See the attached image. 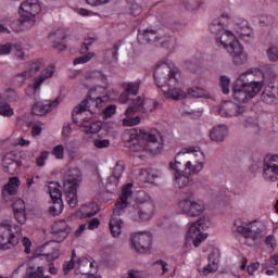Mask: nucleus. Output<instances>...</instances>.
Listing matches in <instances>:
<instances>
[{"mask_svg":"<svg viewBox=\"0 0 278 278\" xmlns=\"http://www.w3.org/2000/svg\"><path fill=\"white\" fill-rule=\"evenodd\" d=\"M127 147L132 153H147L153 155L162 149V135L157 130L141 128L130 134Z\"/></svg>","mask_w":278,"mask_h":278,"instance_id":"f257e3e1","label":"nucleus"},{"mask_svg":"<svg viewBox=\"0 0 278 278\" xmlns=\"http://www.w3.org/2000/svg\"><path fill=\"white\" fill-rule=\"evenodd\" d=\"M216 36L215 42L217 47H223L226 49L227 53H229L230 58H232L233 64L237 66H242V64H247L249 56L244 53V48L238 41V37L230 30H217V33H213Z\"/></svg>","mask_w":278,"mask_h":278,"instance_id":"f03ea898","label":"nucleus"},{"mask_svg":"<svg viewBox=\"0 0 278 278\" xmlns=\"http://www.w3.org/2000/svg\"><path fill=\"white\" fill-rule=\"evenodd\" d=\"M21 18L12 23L14 31H23L36 25V15L40 14L42 7L39 0H26L20 7Z\"/></svg>","mask_w":278,"mask_h":278,"instance_id":"7ed1b4c3","label":"nucleus"},{"mask_svg":"<svg viewBox=\"0 0 278 278\" xmlns=\"http://www.w3.org/2000/svg\"><path fill=\"white\" fill-rule=\"evenodd\" d=\"M131 188H134V184L131 182L123 187L119 201L115 203V207L113 208V215L109 223L111 236H113V238H118V236H121V227H123V220H121L118 216H121L125 212L127 205H129L127 199L134 194Z\"/></svg>","mask_w":278,"mask_h":278,"instance_id":"20e7f679","label":"nucleus"},{"mask_svg":"<svg viewBox=\"0 0 278 278\" xmlns=\"http://www.w3.org/2000/svg\"><path fill=\"white\" fill-rule=\"evenodd\" d=\"M154 80L157 88H175L181 81V72L177 67H170L166 63H157L154 70Z\"/></svg>","mask_w":278,"mask_h":278,"instance_id":"39448f33","label":"nucleus"},{"mask_svg":"<svg viewBox=\"0 0 278 278\" xmlns=\"http://www.w3.org/2000/svg\"><path fill=\"white\" fill-rule=\"evenodd\" d=\"M23 233L21 232V226L4 220L0 223V249L8 251V249H14L18 242H21Z\"/></svg>","mask_w":278,"mask_h":278,"instance_id":"423d86ee","label":"nucleus"},{"mask_svg":"<svg viewBox=\"0 0 278 278\" xmlns=\"http://www.w3.org/2000/svg\"><path fill=\"white\" fill-rule=\"evenodd\" d=\"M81 184V170L79 168L70 169L63 181V192L70 207H76L79 203L77 199V189Z\"/></svg>","mask_w":278,"mask_h":278,"instance_id":"0eeeda50","label":"nucleus"},{"mask_svg":"<svg viewBox=\"0 0 278 278\" xmlns=\"http://www.w3.org/2000/svg\"><path fill=\"white\" fill-rule=\"evenodd\" d=\"M154 216L155 202L149 197L144 200H139L130 211V218L135 223H149Z\"/></svg>","mask_w":278,"mask_h":278,"instance_id":"6e6552de","label":"nucleus"},{"mask_svg":"<svg viewBox=\"0 0 278 278\" xmlns=\"http://www.w3.org/2000/svg\"><path fill=\"white\" fill-rule=\"evenodd\" d=\"M138 40L141 43L161 45V47H168L170 42H175V38L167 36L164 30L149 27L139 31Z\"/></svg>","mask_w":278,"mask_h":278,"instance_id":"1a4fd4ad","label":"nucleus"},{"mask_svg":"<svg viewBox=\"0 0 278 278\" xmlns=\"http://www.w3.org/2000/svg\"><path fill=\"white\" fill-rule=\"evenodd\" d=\"M235 227L237 233H240V236L248 240H252V242H260L266 236V231L260 227L257 222L247 223L242 219H237L235 220Z\"/></svg>","mask_w":278,"mask_h":278,"instance_id":"9d476101","label":"nucleus"},{"mask_svg":"<svg viewBox=\"0 0 278 278\" xmlns=\"http://www.w3.org/2000/svg\"><path fill=\"white\" fill-rule=\"evenodd\" d=\"M212 227V220L210 217L202 216L195 223L191 224L187 231V238H190L195 248L201 247V242L207 239V233H204L205 229Z\"/></svg>","mask_w":278,"mask_h":278,"instance_id":"9b49d317","label":"nucleus"},{"mask_svg":"<svg viewBox=\"0 0 278 278\" xmlns=\"http://www.w3.org/2000/svg\"><path fill=\"white\" fill-rule=\"evenodd\" d=\"M34 155L24 154L21 156L20 161L14 159V154L9 153L2 159V168L4 173H9V175H16L20 173L21 166H25V168H29L31 163L34 162Z\"/></svg>","mask_w":278,"mask_h":278,"instance_id":"f8f14e48","label":"nucleus"},{"mask_svg":"<svg viewBox=\"0 0 278 278\" xmlns=\"http://www.w3.org/2000/svg\"><path fill=\"white\" fill-rule=\"evenodd\" d=\"M102 104H103V99L101 97L92 98V96H87L80 102V104L74 108L72 113L73 122L77 125L79 123V119L75 118V116L81 117V114H84V112L86 111L90 112L91 116L92 114H97V112H99Z\"/></svg>","mask_w":278,"mask_h":278,"instance_id":"ddd939ff","label":"nucleus"},{"mask_svg":"<svg viewBox=\"0 0 278 278\" xmlns=\"http://www.w3.org/2000/svg\"><path fill=\"white\" fill-rule=\"evenodd\" d=\"M55 75V67L53 65H49L46 68H43L39 74H37L34 79L33 84H29L26 88V94L27 97H33L36 99L38 96V92H40V87L45 84V81H48V79H51Z\"/></svg>","mask_w":278,"mask_h":278,"instance_id":"4468645a","label":"nucleus"},{"mask_svg":"<svg viewBox=\"0 0 278 278\" xmlns=\"http://www.w3.org/2000/svg\"><path fill=\"white\" fill-rule=\"evenodd\" d=\"M186 163L185 169L188 174L199 175L201 170H203V166H205V154L201 151H187L185 152Z\"/></svg>","mask_w":278,"mask_h":278,"instance_id":"2eb2a0df","label":"nucleus"},{"mask_svg":"<svg viewBox=\"0 0 278 278\" xmlns=\"http://www.w3.org/2000/svg\"><path fill=\"white\" fill-rule=\"evenodd\" d=\"M178 207L188 216H201L205 212V203L201 200L185 199L178 203Z\"/></svg>","mask_w":278,"mask_h":278,"instance_id":"dca6fc26","label":"nucleus"},{"mask_svg":"<svg viewBox=\"0 0 278 278\" xmlns=\"http://www.w3.org/2000/svg\"><path fill=\"white\" fill-rule=\"evenodd\" d=\"M263 177L266 181H277L278 179V155L269 154L264 160Z\"/></svg>","mask_w":278,"mask_h":278,"instance_id":"f3484780","label":"nucleus"},{"mask_svg":"<svg viewBox=\"0 0 278 278\" xmlns=\"http://www.w3.org/2000/svg\"><path fill=\"white\" fill-rule=\"evenodd\" d=\"M151 235L147 232H136L131 237V247L137 253H147L151 249Z\"/></svg>","mask_w":278,"mask_h":278,"instance_id":"a211bd4d","label":"nucleus"},{"mask_svg":"<svg viewBox=\"0 0 278 278\" xmlns=\"http://www.w3.org/2000/svg\"><path fill=\"white\" fill-rule=\"evenodd\" d=\"M233 31L239 36V38H242L245 42H251L254 34L253 28L249 26V22L247 20L237 18L233 22Z\"/></svg>","mask_w":278,"mask_h":278,"instance_id":"6ab92c4d","label":"nucleus"},{"mask_svg":"<svg viewBox=\"0 0 278 278\" xmlns=\"http://www.w3.org/2000/svg\"><path fill=\"white\" fill-rule=\"evenodd\" d=\"M51 233L53 242H64V240H66L71 233V226H68V223H66L64 219L59 220L52 226Z\"/></svg>","mask_w":278,"mask_h":278,"instance_id":"aec40b11","label":"nucleus"},{"mask_svg":"<svg viewBox=\"0 0 278 278\" xmlns=\"http://www.w3.org/2000/svg\"><path fill=\"white\" fill-rule=\"evenodd\" d=\"M244 106H240L233 102H225L224 104L217 108L219 116H223L225 118L240 116V114H244Z\"/></svg>","mask_w":278,"mask_h":278,"instance_id":"412c9836","label":"nucleus"},{"mask_svg":"<svg viewBox=\"0 0 278 278\" xmlns=\"http://www.w3.org/2000/svg\"><path fill=\"white\" fill-rule=\"evenodd\" d=\"M247 75L250 74H247V72L241 74L240 78L237 79L238 86L244 89L247 94L250 96V99H253V97H255L257 92L262 90L263 85L261 81L247 83Z\"/></svg>","mask_w":278,"mask_h":278,"instance_id":"4be33fe9","label":"nucleus"},{"mask_svg":"<svg viewBox=\"0 0 278 278\" xmlns=\"http://www.w3.org/2000/svg\"><path fill=\"white\" fill-rule=\"evenodd\" d=\"M60 105V98H56L53 101H46V103L37 102L33 105L31 112L35 116H47L54 108Z\"/></svg>","mask_w":278,"mask_h":278,"instance_id":"5701e85b","label":"nucleus"},{"mask_svg":"<svg viewBox=\"0 0 278 278\" xmlns=\"http://www.w3.org/2000/svg\"><path fill=\"white\" fill-rule=\"evenodd\" d=\"M231 13L224 12L219 15L218 18L214 20L210 26L211 34H218V31H223L225 27H229V23H231Z\"/></svg>","mask_w":278,"mask_h":278,"instance_id":"b1692460","label":"nucleus"},{"mask_svg":"<svg viewBox=\"0 0 278 278\" xmlns=\"http://www.w3.org/2000/svg\"><path fill=\"white\" fill-rule=\"evenodd\" d=\"M75 118L78 121V123H80L83 134H87V136L90 134H99V131L102 129L100 122H90L89 119L81 118V116H77Z\"/></svg>","mask_w":278,"mask_h":278,"instance_id":"393cba45","label":"nucleus"},{"mask_svg":"<svg viewBox=\"0 0 278 278\" xmlns=\"http://www.w3.org/2000/svg\"><path fill=\"white\" fill-rule=\"evenodd\" d=\"M229 136V128L225 124L214 126L210 131V138L213 142H224Z\"/></svg>","mask_w":278,"mask_h":278,"instance_id":"a878e982","label":"nucleus"},{"mask_svg":"<svg viewBox=\"0 0 278 278\" xmlns=\"http://www.w3.org/2000/svg\"><path fill=\"white\" fill-rule=\"evenodd\" d=\"M18 186H21V180L18 177L10 178L8 184L4 185L2 189V197L4 201H10L8 197H14L18 190Z\"/></svg>","mask_w":278,"mask_h":278,"instance_id":"bb28decb","label":"nucleus"},{"mask_svg":"<svg viewBox=\"0 0 278 278\" xmlns=\"http://www.w3.org/2000/svg\"><path fill=\"white\" fill-rule=\"evenodd\" d=\"M42 68H45V61H42V59H38L29 64L28 71L20 73L17 77H23V79L36 77V74L39 73V71H42Z\"/></svg>","mask_w":278,"mask_h":278,"instance_id":"cd10ccee","label":"nucleus"},{"mask_svg":"<svg viewBox=\"0 0 278 278\" xmlns=\"http://www.w3.org/2000/svg\"><path fill=\"white\" fill-rule=\"evenodd\" d=\"M175 184L177 188H188V186H192V173L188 174V170H182L179 173H175Z\"/></svg>","mask_w":278,"mask_h":278,"instance_id":"c85d7f7f","label":"nucleus"},{"mask_svg":"<svg viewBox=\"0 0 278 278\" xmlns=\"http://www.w3.org/2000/svg\"><path fill=\"white\" fill-rule=\"evenodd\" d=\"M77 264L80 275H92V268L97 269V262L87 257L78 258Z\"/></svg>","mask_w":278,"mask_h":278,"instance_id":"c756f323","label":"nucleus"},{"mask_svg":"<svg viewBox=\"0 0 278 278\" xmlns=\"http://www.w3.org/2000/svg\"><path fill=\"white\" fill-rule=\"evenodd\" d=\"M165 99H173L174 101H181L186 97V92H184L181 89L177 88V86L174 87H166L161 89Z\"/></svg>","mask_w":278,"mask_h":278,"instance_id":"7c9ffc66","label":"nucleus"},{"mask_svg":"<svg viewBox=\"0 0 278 278\" xmlns=\"http://www.w3.org/2000/svg\"><path fill=\"white\" fill-rule=\"evenodd\" d=\"M245 75H254L255 77L261 75L264 79H275V77H277V75L275 74V70H273L271 67L265 68L264 72H262L257 67H252L245 72Z\"/></svg>","mask_w":278,"mask_h":278,"instance_id":"2f4dec72","label":"nucleus"},{"mask_svg":"<svg viewBox=\"0 0 278 278\" xmlns=\"http://www.w3.org/2000/svg\"><path fill=\"white\" fill-rule=\"evenodd\" d=\"M261 99L267 105H273V103H275L277 101V88H275L273 86H267L264 89V91L261 96Z\"/></svg>","mask_w":278,"mask_h":278,"instance_id":"473e14b6","label":"nucleus"},{"mask_svg":"<svg viewBox=\"0 0 278 278\" xmlns=\"http://www.w3.org/2000/svg\"><path fill=\"white\" fill-rule=\"evenodd\" d=\"M143 105L144 98L139 96L136 99L131 100V105L125 110V114H137V112L143 114Z\"/></svg>","mask_w":278,"mask_h":278,"instance_id":"72a5a7b5","label":"nucleus"},{"mask_svg":"<svg viewBox=\"0 0 278 278\" xmlns=\"http://www.w3.org/2000/svg\"><path fill=\"white\" fill-rule=\"evenodd\" d=\"M141 86H142V80H140V79H137L135 81L122 83L123 90L130 93L131 97H136L140 92Z\"/></svg>","mask_w":278,"mask_h":278,"instance_id":"f704fd0d","label":"nucleus"},{"mask_svg":"<svg viewBox=\"0 0 278 278\" xmlns=\"http://www.w3.org/2000/svg\"><path fill=\"white\" fill-rule=\"evenodd\" d=\"M233 99L238 103H247L251 99L249 93L242 87L238 86V80L233 86Z\"/></svg>","mask_w":278,"mask_h":278,"instance_id":"c9c22d12","label":"nucleus"},{"mask_svg":"<svg viewBox=\"0 0 278 278\" xmlns=\"http://www.w3.org/2000/svg\"><path fill=\"white\" fill-rule=\"evenodd\" d=\"M186 163V152H178L175 156V161L169 163L170 170L175 173H181V166Z\"/></svg>","mask_w":278,"mask_h":278,"instance_id":"e433bc0d","label":"nucleus"},{"mask_svg":"<svg viewBox=\"0 0 278 278\" xmlns=\"http://www.w3.org/2000/svg\"><path fill=\"white\" fill-rule=\"evenodd\" d=\"M48 192L52 201H62V191H60V185L58 182H50Z\"/></svg>","mask_w":278,"mask_h":278,"instance_id":"4c0bfd02","label":"nucleus"},{"mask_svg":"<svg viewBox=\"0 0 278 278\" xmlns=\"http://www.w3.org/2000/svg\"><path fill=\"white\" fill-rule=\"evenodd\" d=\"M188 94L189 97H192L193 99H210V92H207L205 89L203 88H190L188 90Z\"/></svg>","mask_w":278,"mask_h":278,"instance_id":"58836bf2","label":"nucleus"},{"mask_svg":"<svg viewBox=\"0 0 278 278\" xmlns=\"http://www.w3.org/2000/svg\"><path fill=\"white\" fill-rule=\"evenodd\" d=\"M105 59L108 60L109 64L118 62V45H114L112 49L106 50Z\"/></svg>","mask_w":278,"mask_h":278,"instance_id":"ea45409f","label":"nucleus"},{"mask_svg":"<svg viewBox=\"0 0 278 278\" xmlns=\"http://www.w3.org/2000/svg\"><path fill=\"white\" fill-rule=\"evenodd\" d=\"M125 116L123 119L124 127H136V125H140V116L132 117L134 114H125Z\"/></svg>","mask_w":278,"mask_h":278,"instance_id":"a19ab883","label":"nucleus"},{"mask_svg":"<svg viewBox=\"0 0 278 278\" xmlns=\"http://www.w3.org/2000/svg\"><path fill=\"white\" fill-rule=\"evenodd\" d=\"M64 210V203L62 200H55L53 201V204L49 207V213L52 214V216H59V214H62V211Z\"/></svg>","mask_w":278,"mask_h":278,"instance_id":"79ce46f5","label":"nucleus"},{"mask_svg":"<svg viewBox=\"0 0 278 278\" xmlns=\"http://www.w3.org/2000/svg\"><path fill=\"white\" fill-rule=\"evenodd\" d=\"M157 101L151 100V99H144L143 100V114H149L155 110H157Z\"/></svg>","mask_w":278,"mask_h":278,"instance_id":"37998d69","label":"nucleus"},{"mask_svg":"<svg viewBox=\"0 0 278 278\" xmlns=\"http://www.w3.org/2000/svg\"><path fill=\"white\" fill-rule=\"evenodd\" d=\"M55 36H58V40L54 41L53 47L55 49H59V51H64L66 49V46L62 45V40L66 39V35H63L60 37V31L59 33H52L50 34V39L55 40Z\"/></svg>","mask_w":278,"mask_h":278,"instance_id":"c03bdc74","label":"nucleus"},{"mask_svg":"<svg viewBox=\"0 0 278 278\" xmlns=\"http://www.w3.org/2000/svg\"><path fill=\"white\" fill-rule=\"evenodd\" d=\"M14 114V109L10 106V103L8 102H0V116H4L7 118H11V116Z\"/></svg>","mask_w":278,"mask_h":278,"instance_id":"a18cd8bd","label":"nucleus"},{"mask_svg":"<svg viewBox=\"0 0 278 278\" xmlns=\"http://www.w3.org/2000/svg\"><path fill=\"white\" fill-rule=\"evenodd\" d=\"M92 207H94V204L81 206V208H80L81 217L83 218H90V217L94 216L99 212V208L90 211V210H92Z\"/></svg>","mask_w":278,"mask_h":278,"instance_id":"49530a36","label":"nucleus"},{"mask_svg":"<svg viewBox=\"0 0 278 278\" xmlns=\"http://www.w3.org/2000/svg\"><path fill=\"white\" fill-rule=\"evenodd\" d=\"M118 181H121V178H117L116 176H109L106 181V188L109 192H114L116 188H118Z\"/></svg>","mask_w":278,"mask_h":278,"instance_id":"de8ad7c7","label":"nucleus"},{"mask_svg":"<svg viewBox=\"0 0 278 278\" xmlns=\"http://www.w3.org/2000/svg\"><path fill=\"white\" fill-rule=\"evenodd\" d=\"M94 58V52H89L85 55L78 56L73 61V64L77 66V64H87V62H90Z\"/></svg>","mask_w":278,"mask_h":278,"instance_id":"09e8293b","label":"nucleus"},{"mask_svg":"<svg viewBox=\"0 0 278 278\" xmlns=\"http://www.w3.org/2000/svg\"><path fill=\"white\" fill-rule=\"evenodd\" d=\"M123 173H125V163L118 161L115 167L113 168L112 175L114 177H117V179H121V177H123Z\"/></svg>","mask_w":278,"mask_h":278,"instance_id":"8fccbe9b","label":"nucleus"},{"mask_svg":"<svg viewBox=\"0 0 278 278\" xmlns=\"http://www.w3.org/2000/svg\"><path fill=\"white\" fill-rule=\"evenodd\" d=\"M47 160H49V151L40 152L39 156L36 159L37 166L42 168L47 164Z\"/></svg>","mask_w":278,"mask_h":278,"instance_id":"3c124183","label":"nucleus"},{"mask_svg":"<svg viewBox=\"0 0 278 278\" xmlns=\"http://www.w3.org/2000/svg\"><path fill=\"white\" fill-rule=\"evenodd\" d=\"M4 99L9 101L10 103H13L18 99V93L14 89H7L4 91Z\"/></svg>","mask_w":278,"mask_h":278,"instance_id":"603ef678","label":"nucleus"},{"mask_svg":"<svg viewBox=\"0 0 278 278\" xmlns=\"http://www.w3.org/2000/svg\"><path fill=\"white\" fill-rule=\"evenodd\" d=\"M231 85V80L227 76L220 77V88L224 94H229V86Z\"/></svg>","mask_w":278,"mask_h":278,"instance_id":"864d4df0","label":"nucleus"},{"mask_svg":"<svg viewBox=\"0 0 278 278\" xmlns=\"http://www.w3.org/2000/svg\"><path fill=\"white\" fill-rule=\"evenodd\" d=\"M52 155H54V157L56 160H64V146L62 144H58L52 149Z\"/></svg>","mask_w":278,"mask_h":278,"instance_id":"5fc2aeb1","label":"nucleus"},{"mask_svg":"<svg viewBox=\"0 0 278 278\" xmlns=\"http://www.w3.org/2000/svg\"><path fill=\"white\" fill-rule=\"evenodd\" d=\"M14 216L20 225H25V222L27 220V211H15Z\"/></svg>","mask_w":278,"mask_h":278,"instance_id":"6e6d98bb","label":"nucleus"},{"mask_svg":"<svg viewBox=\"0 0 278 278\" xmlns=\"http://www.w3.org/2000/svg\"><path fill=\"white\" fill-rule=\"evenodd\" d=\"M267 58L270 62H278V48L271 47L267 50Z\"/></svg>","mask_w":278,"mask_h":278,"instance_id":"4d7b16f0","label":"nucleus"},{"mask_svg":"<svg viewBox=\"0 0 278 278\" xmlns=\"http://www.w3.org/2000/svg\"><path fill=\"white\" fill-rule=\"evenodd\" d=\"M25 201L23 199H16L13 202V212H25Z\"/></svg>","mask_w":278,"mask_h":278,"instance_id":"13d9d810","label":"nucleus"},{"mask_svg":"<svg viewBox=\"0 0 278 278\" xmlns=\"http://www.w3.org/2000/svg\"><path fill=\"white\" fill-rule=\"evenodd\" d=\"M93 147H96V149H108V147H110V139H96Z\"/></svg>","mask_w":278,"mask_h":278,"instance_id":"bf43d9fd","label":"nucleus"},{"mask_svg":"<svg viewBox=\"0 0 278 278\" xmlns=\"http://www.w3.org/2000/svg\"><path fill=\"white\" fill-rule=\"evenodd\" d=\"M86 77L87 79H105L103 72L97 70L87 73Z\"/></svg>","mask_w":278,"mask_h":278,"instance_id":"052dcab7","label":"nucleus"},{"mask_svg":"<svg viewBox=\"0 0 278 278\" xmlns=\"http://www.w3.org/2000/svg\"><path fill=\"white\" fill-rule=\"evenodd\" d=\"M113 0H86L88 5H92L93 8H99L100 5H108V3H112Z\"/></svg>","mask_w":278,"mask_h":278,"instance_id":"680f3d73","label":"nucleus"},{"mask_svg":"<svg viewBox=\"0 0 278 278\" xmlns=\"http://www.w3.org/2000/svg\"><path fill=\"white\" fill-rule=\"evenodd\" d=\"M216 270H218V265L216 264V262L208 263L203 268L204 275H210V273H216Z\"/></svg>","mask_w":278,"mask_h":278,"instance_id":"e2e57ef3","label":"nucleus"},{"mask_svg":"<svg viewBox=\"0 0 278 278\" xmlns=\"http://www.w3.org/2000/svg\"><path fill=\"white\" fill-rule=\"evenodd\" d=\"M73 268H75V261L71 260V261H65L63 263L64 275H68V273H71V270H73Z\"/></svg>","mask_w":278,"mask_h":278,"instance_id":"0e129e2a","label":"nucleus"},{"mask_svg":"<svg viewBox=\"0 0 278 278\" xmlns=\"http://www.w3.org/2000/svg\"><path fill=\"white\" fill-rule=\"evenodd\" d=\"M103 114H104V116H106V118H110L111 116H114V114H116V105H114V104L108 105L105 108Z\"/></svg>","mask_w":278,"mask_h":278,"instance_id":"69168bd1","label":"nucleus"},{"mask_svg":"<svg viewBox=\"0 0 278 278\" xmlns=\"http://www.w3.org/2000/svg\"><path fill=\"white\" fill-rule=\"evenodd\" d=\"M12 53V43L0 45V55H10Z\"/></svg>","mask_w":278,"mask_h":278,"instance_id":"338daca9","label":"nucleus"},{"mask_svg":"<svg viewBox=\"0 0 278 278\" xmlns=\"http://www.w3.org/2000/svg\"><path fill=\"white\" fill-rule=\"evenodd\" d=\"M13 51H15V55L18 60H25V52H23V47H21V45H14Z\"/></svg>","mask_w":278,"mask_h":278,"instance_id":"774afa93","label":"nucleus"}]
</instances>
